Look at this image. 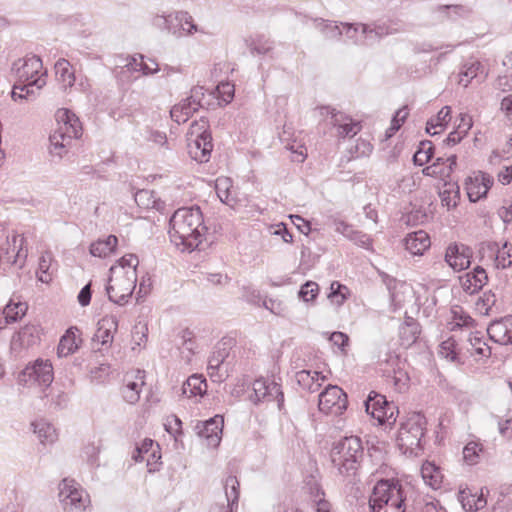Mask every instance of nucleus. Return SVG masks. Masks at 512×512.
Masks as SVG:
<instances>
[{"label":"nucleus","instance_id":"nucleus-39","mask_svg":"<svg viewBox=\"0 0 512 512\" xmlns=\"http://www.w3.org/2000/svg\"><path fill=\"white\" fill-rule=\"evenodd\" d=\"M421 475L427 485L433 489L440 487L442 482V474L438 467L431 462H426L422 465Z\"/></svg>","mask_w":512,"mask_h":512},{"label":"nucleus","instance_id":"nucleus-4","mask_svg":"<svg viewBox=\"0 0 512 512\" xmlns=\"http://www.w3.org/2000/svg\"><path fill=\"white\" fill-rule=\"evenodd\" d=\"M58 128L50 135V153L62 158L72 140L82 135V126L78 117L68 109H59L56 113Z\"/></svg>","mask_w":512,"mask_h":512},{"label":"nucleus","instance_id":"nucleus-6","mask_svg":"<svg viewBox=\"0 0 512 512\" xmlns=\"http://www.w3.org/2000/svg\"><path fill=\"white\" fill-rule=\"evenodd\" d=\"M426 418L421 413H413L401 425L398 432V445L405 453L418 454L422 449L421 440L426 431Z\"/></svg>","mask_w":512,"mask_h":512},{"label":"nucleus","instance_id":"nucleus-9","mask_svg":"<svg viewBox=\"0 0 512 512\" xmlns=\"http://www.w3.org/2000/svg\"><path fill=\"white\" fill-rule=\"evenodd\" d=\"M42 66V60L38 56L32 55L15 62L13 70L18 80L35 85L36 90H40L46 83L43 78L44 74L41 73Z\"/></svg>","mask_w":512,"mask_h":512},{"label":"nucleus","instance_id":"nucleus-53","mask_svg":"<svg viewBox=\"0 0 512 512\" xmlns=\"http://www.w3.org/2000/svg\"><path fill=\"white\" fill-rule=\"evenodd\" d=\"M363 24L364 23L340 22L343 34H345L349 40H352L354 44H363V40L359 38V33L361 34V25Z\"/></svg>","mask_w":512,"mask_h":512},{"label":"nucleus","instance_id":"nucleus-64","mask_svg":"<svg viewBox=\"0 0 512 512\" xmlns=\"http://www.w3.org/2000/svg\"><path fill=\"white\" fill-rule=\"evenodd\" d=\"M171 118L178 124L184 123L188 120L187 116L183 112V107L179 104L174 105L170 111Z\"/></svg>","mask_w":512,"mask_h":512},{"label":"nucleus","instance_id":"nucleus-10","mask_svg":"<svg viewBox=\"0 0 512 512\" xmlns=\"http://www.w3.org/2000/svg\"><path fill=\"white\" fill-rule=\"evenodd\" d=\"M230 354L228 342L218 343L208 360L207 371L213 382L221 383L229 376L230 363L227 361Z\"/></svg>","mask_w":512,"mask_h":512},{"label":"nucleus","instance_id":"nucleus-18","mask_svg":"<svg viewBox=\"0 0 512 512\" xmlns=\"http://www.w3.org/2000/svg\"><path fill=\"white\" fill-rule=\"evenodd\" d=\"M223 424V416L216 415L205 422H198L195 429L200 437L206 439L207 446L215 448L221 441Z\"/></svg>","mask_w":512,"mask_h":512},{"label":"nucleus","instance_id":"nucleus-35","mask_svg":"<svg viewBox=\"0 0 512 512\" xmlns=\"http://www.w3.org/2000/svg\"><path fill=\"white\" fill-rule=\"evenodd\" d=\"M55 71L57 80L64 88L72 87L75 82L74 72L68 60L59 59L55 63Z\"/></svg>","mask_w":512,"mask_h":512},{"label":"nucleus","instance_id":"nucleus-3","mask_svg":"<svg viewBox=\"0 0 512 512\" xmlns=\"http://www.w3.org/2000/svg\"><path fill=\"white\" fill-rule=\"evenodd\" d=\"M406 492L397 479L379 480L370 495V512H406Z\"/></svg>","mask_w":512,"mask_h":512},{"label":"nucleus","instance_id":"nucleus-48","mask_svg":"<svg viewBox=\"0 0 512 512\" xmlns=\"http://www.w3.org/2000/svg\"><path fill=\"white\" fill-rule=\"evenodd\" d=\"M208 122L201 118L199 121H194L188 130L187 140L198 139L202 140L205 135H211L208 132Z\"/></svg>","mask_w":512,"mask_h":512},{"label":"nucleus","instance_id":"nucleus-5","mask_svg":"<svg viewBox=\"0 0 512 512\" xmlns=\"http://www.w3.org/2000/svg\"><path fill=\"white\" fill-rule=\"evenodd\" d=\"M109 271L110 276L106 286L108 298L118 305H124L136 287L137 272L132 269L124 270L120 266H112Z\"/></svg>","mask_w":512,"mask_h":512},{"label":"nucleus","instance_id":"nucleus-63","mask_svg":"<svg viewBox=\"0 0 512 512\" xmlns=\"http://www.w3.org/2000/svg\"><path fill=\"white\" fill-rule=\"evenodd\" d=\"M472 125L473 123L471 116H469L468 114H460V121L455 130H457L458 133H461L462 135L466 136L468 131L471 129Z\"/></svg>","mask_w":512,"mask_h":512},{"label":"nucleus","instance_id":"nucleus-17","mask_svg":"<svg viewBox=\"0 0 512 512\" xmlns=\"http://www.w3.org/2000/svg\"><path fill=\"white\" fill-rule=\"evenodd\" d=\"M471 258V248L462 243L450 244L446 249L445 261L455 271L469 268Z\"/></svg>","mask_w":512,"mask_h":512},{"label":"nucleus","instance_id":"nucleus-12","mask_svg":"<svg viewBox=\"0 0 512 512\" xmlns=\"http://www.w3.org/2000/svg\"><path fill=\"white\" fill-rule=\"evenodd\" d=\"M319 111L325 120H328L332 126L337 128L339 137H353L361 130L359 122L354 121L348 115L337 111L335 108L324 106L320 107Z\"/></svg>","mask_w":512,"mask_h":512},{"label":"nucleus","instance_id":"nucleus-29","mask_svg":"<svg viewBox=\"0 0 512 512\" xmlns=\"http://www.w3.org/2000/svg\"><path fill=\"white\" fill-rule=\"evenodd\" d=\"M118 320L116 317H104L98 322V328L94 334V341L107 345L113 341V333L117 330Z\"/></svg>","mask_w":512,"mask_h":512},{"label":"nucleus","instance_id":"nucleus-56","mask_svg":"<svg viewBox=\"0 0 512 512\" xmlns=\"http://www.w3.org/2000/svg\"><path fill=\"white\" fill-rule=\"evenodd\" d=\"M440 353L447 359L451 361L458 360V344L452 338L443 341L440 345Z\"/></svg>","mask_w":512,"mask_h":512},{"label":"nucleus","instance_id":"nucleus-16","mask_svg":"<svg viewBox=\"0 0 512 512\" xmlns=\"http://www.w3.org/2000/svg\"><path fill=\"white\" fill-rule=\"evenodd\" d=\"M164 22L167 30L178 36L193 35L197 32L204 33L193 21V17L185 11L176 12L175 15H168L164 17Z\"/></svg>","mask_w":512,"mask_h":512},{"label":"nucleus","instance_id":"nucleus-50","mask_svg":"<svg viewBox=\"0 0 512 512\" xmlns=\"http://www.w3.org/2000/svg\"><path fill=\"white\" fill-rule=\"evenodd\" d=\"M273 48V43L264 36H259L249 43L251 54L265 55Z\"/></svg>","mask_w":512,"mask_h":512},{"label":"nucleus","instance_id":"nucleus-24","mask_svg":"<svg viewBox=\"0 0 512 512\" xmlns=\"http://www.w3.org/2000/svg\"><path fill=\"white\" fill-rule=\"evenodd\" d=\"M81 341L80 330L76 326L68 328L59 341L58 357H67L73 354L79 348Z\"/></svg>","mask_w":512,"mask_h":512},{"label":"nucleus","instance_id":"nucleus-46","mask_svg":"<svg viewBox=\"0 0 512 512\" xmlns=\"http://www.w3.org/2000/svg\"><path fill=\"white\" fill-rule=\"evenodd\" d=\"M231 187V180L227 177H221L216 180L215 190L221 202L229 204L233 200L230 191Z\"/></svg>","mask_w":512,"mask_h":512},{"label":"nucleus","instance_id":"nucleus-21","mask_svg":"<svg viewBox=\"0 0 512 512\" xmlns=\"http://www.w3.org/2000/svg\"><path fill=\"white\" fill-rule=\"evenodd\" d=\"M239 486L236 476H228L224 482L227 505L215 504L210 508V512H234L238 507Z\"/></svg>","mask_w":512,"mask_h":512},{"label":"nucleus","instance_id":"nucleus-59","mask_svg":"<svg viewBox=\"0 0 512 512\" xmlns=\"http://www.w3.org/2000/svg\"><path fill=\"white\" fill-rule=\"evenodd\" d=\"M347 289L344 285L340 284L337 281L331 283L330 293L328 297L335 301L338 305L342 304L345 300L344 294H342V290Z\"/></svg>","mask_w":512,"mask_h":512},{"label":"nucleus","instance_id":"nucleus-8","mask_svg":"<svg viewBox=\"0 0 512 512\" xmlns=\"http://www.w3.org/2000/svg\"><path fill=\"white\" fill-rule=\"evenodd\" d=\"M24 238L5 224H0V262L17 264L18 259L27 257L23 248Z\"/></svg>","mask_w":512,"mask_h":512},{"label":"nucleus","instance_id":"nucleus-55","mask_svg":"<svg viewBox=\"0 0 512 512\" xmlns=\"http://www.w3.org/2000/svg\"><path fill=\"white\" fill-rule=\"evenodd\" d=\"M319 292V286L316 282L307 281L303 284L298 292L299 298H301L304 302L313 301Z\"/></svg>","mask_w":512,"mask_h":512},{"label":"nucleus","instance_id":"nucleus-19","mask_svg":"<svg viewBox=\"0 0 512 512\" xmlns=\"http://www.w3.org/2000/svg\"><path fill=\"white\" fill-rule=\"evenodd\" d=\"M493 183V177L487 173L478 172L474 176L469 177L465 183L469 200L477 202L485 197Z\"/></svg>","mask_w":512,"mask_h":512},{"label":"nucleus","instance_id":"nucleus-57","mask_svg":"<svg viewBox=\"0 0 512 512\" xmlns=\"http://www.w3.org/2000/svg\"><path fill=\"white\" fill-rule=\"evenodd\" d=\"M440 198L442 204L446 206L448 209L456 207L459 198L458 187H456V189L451 188L443 190L442 192H440Z\"/></svg>","mask_w":512,"mask_h":512},{"label":"nucleus","instance_id":"nucleus-61","mask_svg":"<svg viewBox=\"0 0 512 512\" xmlns=\"http://www.w3.org/2000/svg\"><path fill=\"white\" fill-rule=\"evenodd\" d=\"M452 312H453V320H454V326L452 329H454L455 326L468 327V326L472 325L473 319L468 314H465L462 310H460V311L453 310Z\"/></svg>","mask_w":512,"mask_h":512},{"label":"nucleus","instance_id":"nucleus-41","mask_svg":"<svg viewBox=\"0 0 512 512\" xmlns=\"http://www.w3.org/2000/svg\"><path fill=\"white\" fill-rule=\"evenodd\" d=\"M154 442L152 439H145L140 446H137L132 454L135 462H141L146 459L147 465L151 464L150 457L156 458V452L153 450Z\"/></svg>","mask_w":512,"mask_h":512},{"label":"nucleus","instance_id":"nucleus-45","mask_svg":"<svg viewBox=\"0 0 512 512\" xmlns=\"http://www.w3.org/2000/svg\"><path fill=\"white\" fill-rule=\"evenodd\" d=\"M434 147L432 142L424 141L421 142L420 148L416 151L413 156V161L415 165L423 166L428 163L433 156Z\"/></svg>","mask_w":512,"mask_h":512},{"label":"nucleus","instance_id":"nucleus-7","mask_svg":"<svg viewBox=\"0 0 512 512\" xmlns=\"http://www.w3.org/2000/svg\"><path fill=\"white\" fill-rule=\"evenodd\" d=\"M58 496L64 512H84L90 503L87 492L74 480H62Z\"/></svg>","mask_w":512,"mask_h":512},{"label":"nucleus","instance_id":"nucleus-13","mask_svg":"<svg viewBox=\"0 0 512 512\" xmlns=\"http://www.w3.org/2000/svg\"><path fill=\"white\" fill-rule=\"evenodd\" d=\"M405 364L401 362L398 356H389L385 363L381 364L383 376L387 378L396 391L402 393L409 387L410 377L405 370Z\"/></svg>","mask_w":512,"mask_h":512},{"label":"nucleus","instance_id":"nucleus-28","mask_svg":"<svg viewBox=\"0 0 512 512\" xmlns=\"http://www.w3.org/2000/svg\"><path fill=\"white\" fill-rule=\"evenodd\" d=\"M295 379L298 385L304 390L310 393H315L326 380V376L321 375V373L317 371L311 372L309 370H301L296 372Z\"/></svg>","mask_w":512,"mask_h":512},{"label":"nucleus","instance_id":"nucleus-14","mask_svg":"<svg viewBox=\"0 0 512 512\" xmlns=\"http://www.w3.org/2000/svg\"><path fill=\"white\" fill-rule=\"evenodd\" d=\"M54 379L53 366L48 360L37 359L26 366L20 375V381L25 383H37L48 387Z\"/></svg>","mask_w":512,"mask_h":512},{"label":"nucleus","instance_id":"nucleus-62","mask_svg":"<svg viewBox=\"0 0 512 512\" xmlns=\"http://www.w3.org/2000/svg\"><path fill=\"white\" fill-rule=\"evenodd\" d=\"M139 260L136 255L128 254L123 256L115 266L123 267L124 270L132 269L136 271Z\"/></svg>","mask_w":512,"mask_h":512},{"label":"nucleus","instance_id":"nucleus-11","mask_svg":"<svg viewBox=\"0 0 512 512\" xmlns=\"http://www.w3.org/2000/svg\"><path fill=\"white\" fill-rule=\"evenodd\" d=\"M318 398L319 410L326 414L341 415L347 409V395L336 385H328Z\"/></svg>","mask_w":512,"mask_h":512},{"label":"nucleus","instance_id":"nucleus-25","mask_svg":"<svg viewBox=\"0 0 512 512\" xmlns=\"http://www.w3.org/2000/svg\"><path fill=\"white\" fill-rule=\"evenodd\" d=\"M212 149L211 135H205L200 141H198V139L188 140V153L192 159L199 163L209 160Z\"/></svg>","mask_w":512,"mask_h":512},{"label":"nucleus","instance_id":"nucleus-31","mask_svg":"<svg viewBox=\"0 0 512 512\" xmlns=\"http://www.w3.org/2000/svg\"><path fill=\"white\" fill-rule=\"evenodd\" d=\"M509 325H511L509 317L491 323L487 328L489 338L501 345L509 344Z\"/></svg>","mask_w":512,"mask_h":512},{"label":"nucleus","instance_id":"nucleus-32","mask_svg":"<svg viewBox=\"0 0 512 512\" xmlns=\"http://www.w3.org/2000/svg\"><path fill=\"white\" fill-rule=\"evenodd\" d=\"M126 60L127 63L124 65V68H127L128 71H141L144 75H153L159 71L158 63L152 61L154 67H149L148 63L144 62L142 54L128 57Z\"/></svg>","mask_w":512,"mask_h":512},{"label":"nucleus","instance_id":"nucleus-60","mask_svg":"<svg viewBox=\"0 0 512 512\" xmlns=\"http://www.w3.org/2000/svg\"><path fill=\"white\" fill-rule=\"evenodd\" d=\"M271 233L280 236L285 243H291L293 241L292 234L288 231L286 224L282 222L271 226Z\"/></svg>","mask_w":512,"mask_h":512},{"label":"nucleus","instance_id":"nucleus-34","mask_svg":"<svg viewBox=\"0 0 512 512\" xmlns=\"http://www.w3.org/2000/svg\"><path fill=\"white\" fill-rule=\"evenodd\" d=\"M118 239L114 235H109L104 240H97L90 246V253L95 257L104 258L109 256L116 248Z\"/></svg>","mask_w":512,"mask_h":512},{"label":"nucleus","instance_id":"nucleus-30","mask_svg":"<svg viewBox=\"0 0 512 512\" xmlns=\"http://www.w3.org/2000/svg\"><path fill=\"white\" fill-rule=\"evenodd\" d=\"M420 325L412 317H406L404 323L399 328V338L401 345L408 348L416 342L420 334Z\"/></svg>","mask_w":512,"mask_h":512},{"label":"nucleus","instance_id":"nucleus-42","mask_svg":"<svg viewBox=\"0 0 512 512\" xmlns=\"http://www.w3.org/2000/svg\"><path fill=\"white\" fill-rule=\"evenodd\" d=\"M395 413L398 408L393 402H389L385 407L378 408V412H371V416L379 421L380 424H394L396 421Z\"/></svg>","mask_w":512,"mask_h":512},{"label":"nucleus","instance_id":"nucleus-58","mask_svg":"<svg viewBox=\"0 0 512 512\" xmlns=\"http://www.w3.org/2000/svg\"><path fill=\"white\" fill-rule=\"evenodd\" d=\"M361 36L363 37L364 45H373L381 40V37L376 34V30L371 24L361 25Z\"/></svg>","mask_w":512,"mask_h":512},{"label":"nucleus","instance_id":"nucleus-54","mask_svg":"<svg viewBox=\"0 0 512 512\" xmlns=\"http://www.w3.org/2000/svg\"><path fill=\"white\" fill-rule=\"evenodd\" d=\"M480 67L481 64L479 62H473L467 67L464 66V69L459 74V84L467 87L471 80L477 77Z\"/></svg>","mask_w":512,"mask_h":512},{"label":"nucleus","instance_id":"nucleus-37","mask_svg":"<svg viewBox=\"0 0 512 512\" xmlns=\"http://www.w3.org/2000/svg\"><path fill=\"white\" fill-rule=\"evenodd\" d=\"M27 308L25 302H13L11 300L2 310L5 316L4 324H10L20 320L26 314Z\"/></svg>","mask_w":512,"mask_h":512},{"label":"nucleus","instance_id":"nucleus-44","mask_svg":"<svg viewBox=\"0 0 512 512\" xmlns=\"http://www.w3.org/2000/svg\"><path fill=\"white\" fill-rule=\"evenodd\" d=\"M35 89V85H32L28 82H22L17 79L13 86L12 98L15 101L18 99H29L35 95Z\"/></svg>","mask_w":512,"mask_h":512},{"label":"nucleus","instance_id":"nucleus-23","mask_svg":"<svg viewBox=\"0 0 512 512\" xmlns=\"http://www.w3.org/2000/svg\"><path fill=\"white\" fill-rule=\"evenodd\" d=\"M40 330L36 325H26L12 337L11 347L13 350L29 348L35 345L40 339Z\"/></svg>","mask_w":512,"mask_h":512},{"label":"nucleus","instance_id":"nucleus-20","mask_svg":"<svg viewBox=\"0 0 512 512\" xmlns=\"http://www.w3.org/2000/svg\"><path fill=\"white\" fill-rule=\"evenodd\" d=\"M144 385V371L137 370L127 373L124 377L122 397L129 404H135L140 398L141 388Z\"/></svg>","mask_w":512,"mask_h":512},{"label":"nucleus","instance_id":"nucleus-49","mask_svg":"<svg viewBox=\"0 0 512 512\" xmlns=\"http://www.w3.org/2000/svg\"><path fill=\"white\" fill-rule=\"evenodd\" d=\"M482 445L478 442L471 441L466 444L463 449V458L469 465H475L479 462Z\"/></svg>","mask_w":512,"mask_h":512},{"label":"nucleus","instance_id":"nucleus-38","mask_svg":"<svg viewBox=\"0 0 512 512\" xmlns=\"http://www.w3.org/2000/svg\"><path fill=\"white\" fill-rule=\"evenodd\" d=\"M32 426L34 427V433L37 434L41 443L51 444L56 441V429L50 423L40 420L33 422Z\"/></svg>","mask_w":512,"mask_h":512},{"label":"nucleus","instance_id":"nucleus-2","mask_svg":"<svg viewBox=\"0 0 512 512\" xmlns=\"http://www.w3.org/2000/svg\"><path fill=\"white\" fill-rule=\"evenodd\" d=\"M363 455L364 450L360 438L350 436L335 444L331 451V461L349 484H355L359 480L357 475Z\"/></svg>","mask_w":512,"mask_h":512},{"label":"nucleus","instance_id":"nucleus-22","mask_svg":"<svg viewBox=\"0 0 512 512\" xmlns=\"http://www.w3.org/2000/svg\"><path fill=\"white\" fill-rule=\"evenodd\" d=\"M487 281V273L480 266L475 267L473 271L467 272L460 277L461 287L468 294L477 293L483 288Z\"/></svg>","mask_w":512,"mask_h":512},{"label":"nucleus","instance_id":"nucleus-33","mask_svg":"<svg viewBox=\"0 0 512 512\" xmlns=\"http://www.w3.org/2000/svg\"><path fill=\"white\" fill-rule=\"evenodd\" d=\"M207 389L206 380L201 375H192L182 386V393L187 397L202 396Z\"/></svg>","mask_w":512,"mask_h":512},{"label":"nucleus","instance_id":"nucleus-47","mask_svg":"<svg viewBox=\"0 0 512 512\" xmlns=\"http://www.w3.org/2000/svg\"><path fill=\"white\" fill-rule=\"evenodd\" d=\"M497 268H508L512 265V244L505 242L503 246L497 250L495 256Z\"/></svg>","mask_w":512,"mask_h":512},{"label":"nucleus","instance_id":"nucleus-40","mask_svg":"<svg viewBox=\"0 0 512 512\" xmlns=\"http://www.w3.org/2000/svg\"><path fill=\"white\" fill-rule=\"evenodd\" d=\"M451 120V108L444 106L436 116L430 118L426 124V132L430 135H435L437 127L444 128Z\"/></svg>","mask_w":512,"mask_h":512},{"label":"nucleus","instance_id":"nucleus-52","mask_svg":"<svg viewBox=\"0 0 512 512\" xmlns=\"http://www.w3.org/2000/svg\"><path fill=\"white\" fill-rule=\"evenodd\" d=\"M388 403L389 402L384 395L372 391L365 401L366 412L368 414H371V412H378V408L385 407Z\"/></svg>","mask_w":512,"mask_h":512},{"label":"nucleus","instance_id":"nucleus-51","mask_svg":"<svg viewBox=\"0 0 512 512\" xmlns=\"http://www.w3.org/2000/svg\"><path fill=\"white\" fill-rule=\"evenodd\" d=\"M51 261L52 256L50 253L43 254L39 259L37 277L42 283H49L51 281V274L49 273Z\"/></svg>","mask_w":512,"mask_h":512},{"label":"nucleus","instance_id":"nucleus-15","mask_svg":"<svg viewBox=\"0 0 512 512\" xmlns=\"http://www.w3.org/2000/svg\"><path fill=\"white\" fill-rule=\"evenodd\" d=\"M250 399L254 403L261 400L276 401L278 408L281 409L284 403V394L281 385L275 380L260 378L253 383V395Z\"/></svg>","mask_w":512,"mask_h":512},{"label":"nucleus","instance_id":"nucleus-1","mask_svg":"<svg viewBox=\"0 0 512 512\" xmlns=\"http://www.w3.org/2000/svg\"><path fill=\"white\" fill-rule=\"evenodd\" d=\"M207 227L199 207H182L174 212L169 221V236L182 251H193L202 243Z\"/></svg>","mask_w":512,"mask_h":512},{"label":"nucleus","instance_id":"nucleus-36","mask_svg":"<svg viewBox=\"0 0 512 512\" xmlns=\"http://www.w3.org/2000/svg\"><path fill=\"white\" fill-rule=\"evenodd\" d=\"M315 27L328 39L340 40L343 35L340 23L317 18L314 20Z\"/></svg>","mask_w":512,"mask_h":512},{"label":"nucleus","instance_id":"nucleus-26","mask_svg":"<svg viewBox=\"0 0 512 512\" xmlns=\"http://www.w3.org/2000/svg\"><path fill=\"white\" fill-rule=\"evenodd\" d=\"M431 245L430 237L424 230L409 233L405 237V248L412 255H422Z\"/></svg>","mask_w":512,"mask_h":512},{"label":"nucleus","instance_id":"nucleus-27","mask_svg":"<svg viewBox=\"0 0 512 512\" xmlns=\"http://www.w3.org/2000/svg\"><path fill=\"white\" fill-rule=\"evenodd\" d=\"M332 227L335 232L342 234L344 237L361 247H366L370 243V239L366 234L355 230L353 226L342 220L334 219L332 221Z\"/></svg>","mask_w":512,"mask_h":512},{"label":"nucleus","instance_id":"nucleus-43","mask_svg":"<svg viewBox=\"0 0 512 512\" xmlns=\"http://www.w3.org/2000/svg\"><path fill=\"white\" fill-rule=\"evenodd\" d=\"M467 341L469 342L471 350H473L474 353L482 357H490L491 348L487 345V343L483 339V336L480 335L479 332L470 333Z\"/></svg>","mask_w":512,"mask_h":512}]
</instances>
